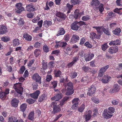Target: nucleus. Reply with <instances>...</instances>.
<instances>
[{"mask_svg":"<svg viewBox=\"0 0 122 122\" xmlns=\"http://www.w3.org/2000/svg\"><path fill=\"white\" fill-rule=\"evenodd\" d=\"M119 100L118 99L116 100L113 99L112 100L111 102L113 105H117L119 103Z\"/></svg>","mask_w":122,"mask_h":122,"instance_id":"obj_56","label":"nucleus"},{"mask_svg":"<svg viewBox=\"0 0 122 122\" xmlns=\"http://www.w3.org/2000/svg\"><path fill=\"white\" fill-rule=\"evenodd\" d=\"M13 45L14 46H18L20 44L19 42V40L18 39H15L13 41Z\"/></svg>","mask_w":122,"mask_h":122,"instance_id":"obj_41","label":"nucleus"},{"mask_svg":"<svg viewBox=\"0 0 122 122\" xmlns=\"http://www.w3.org/2000/svg\"><path fill=\"white\" fill-rule=\"evenodd\" d=\"M52 24L51 21L50 20H46L45 21L43 22L44 26L47 28L51 26Z\"/></svg>","mask_w":122,"mask_h":122,"instance_id":"obj_31","label":"nucleus"},{"mask_svg":"<svg viewBox=\"0 0 122 122\" xmlns=\"http://www.w3.org/2000/svg\"><path fill=\"white\" fill-rule=\"evenodd\" d=\"M111 78V77L109 76H105L101 79L102 82L104 83H106L109 82V80Z\"/></svg>","mask_w":122,"mask_h":122,"instance_id":"obj_22","label":"nucleus"},{"mask_svg":"<svg viewBox=\"0 0 122 122\" xmlns=\"http://www.w3.org/2000/svg\"><path fill=\"white\" fill-rule=\"evenodd\" d=\"M121 41L118 39L114 41H111L109 43V44L110 46L119 45L120 44Z\"/></svg>","mask_w":122,"mask_h":122,"instance_id":"obj_13","label":"nucleus"},{"mask_svg":"<svg viewBox=\"0 0 122 122\" xmlns=\"http://www.w3.org/2000/svg\"><path fill=\"white\" fill-rule=\"evenodd\" d=\"M1 39L2 41L5 42L9 41L10 40V38L9 37H7L5 36L2 37Z\"/></svg>","mask_w":122,"mask_h":122,"instance_id":"obj_47","label":"nucleus"},{"mask_svg":"<svg viewBox=\"0 0 122 122\" xmlns=\"http://www.w3.org/2000/svg\"><path fill=\"white\" fill-rule=\"evenodd\" d=\"M51 85L52 86V87L54 88H55L57 85V81H54L51 82Z\"/></svg>","mask_w":122,"mask_h":122,"instance_id":"obj_59","label":"nucleus"},{"mask_svg":"<svg viewBox=\"0 0 122 122\" xmlns=\"http://www.w3.org/2000/svg\"><path fill=\"white\" fill-rule=\"evenodd\" d=\"M118 50L117 46H112L110 47L108 50V52L110 54L115 53L117 52Z\"/></svg>","mask_w":122,"mask_h":122,"instance_id":"obj_10","label":"nucleus"},{"mask_svg":"<svg viewBox=\"0 0 122 122\" xmlns=\"http://www.w3.org/2000/svg\"><path fill=\"white\" fill-rule=\"evenodd\" d=\"M17 119V118L13 116L9 117L8 118V122H13Z\"/></svg>","mask_w":122,"mask_h":122,"instance_id":"obj_45","label":"nucleus"},{"mask_svg":"<svg viewBox=\"0 0 122 122\" xmlns=\"http://www.w3.org/2000/svg\"><path fill=\"white\" fill-rule=\"evenodd\" d=\"M52 78V76L51 75H48L46 76V81L48 82H50Z\"/></svg>","mask_w":122,"mask_h":122,"instance_id":"obj_61","label":"nucleus"},{"mask_svg":"<svg viewBox=\"0 0 122 122\" xmlns=\"http://www.w3.org/2000/svg\"><path fill=\"white\" fill-rule=\"evenodd\" d=\"M100 3L98 0H92L90 3V5L93 8L95 7L98 8V5L100 4Z\"/></svg>","mask_w":122,"mask_h":122,"instance_id":"obj_11","label":"nucleus"},{"mask_svg":"<svg viewBox=\"0 0 122 122\" xmlns=\"http://www.w3.org/2000/svg\"><path fill=\"white\" fill-rule=\"evenodd\" d=\"M80 15V13L79 10H75V11L74 12V14L72 13L71 14V17H73L75 19H76L78 18Z\"/></svg>","mask_w":122,"mask_h":122,"instance_id":"obj_21","label":"nucleus"},{"mask_svg":"<svg viewBox=\"0 0 122 122\" xmlns=\"http://www.w3.org/2000/svg\"><path fill=\"white\" fill-rule=\"evenodd\" d=\"M92 28L96 29L97 33L98 34H101L103 32V31L102 30L103 28V26H94L92 27Z\"/></svg>","mask_w":122,"mask_h":122,"instance_id":"obj_20","label":"nucleus"},{"mask_svg":"<svg viewBox=\"0 0 122 122\" xmlns=\"http://www.w3.org/2000/svg\"><path fill=\"white\" fill-rule=\"evenodd\" d=\"M80 27L79 23L77 21L73 23L71 25V29L74 30H77Z\"/></svg>","mask_w":122,"mask_h":122,"instance_id":"obj_8","label":"nucleus"},{"mask_svg":"<svg viewBox=\"0 0 122 122\" xmlns=\"http://www.w3.org/2000/svg\"><path fill=\"white\" fill-rule=\"evenodd\" d=\"M71 4L74 5L79 4L81 1L80 0H71L70 1Z\"/></svg>","mask_w":122,"mask_h":122,"instance_id":"obj_39","label":"nucleus"},{"mask_svg":"<svg viewBox=\"0 0 122 122\" xmlns=\"http://www.w3.org/2000/svg\"><path fill=\"white\" fill-rule=\"evenodd\" d=\"M40 93V92L39 91L37 90L34 93L30 94V95L31 97L34 99H36L38 98L39 95Z\"/></svg>","mask_w":122,"mask_h":122,"instance_id":"obj_15","label":"nucleus"},{"mask_svg":"<svg viewBox=\"0 0 122 122\" xmlns=\"http://www.w3.org/2000/svg\"><path fill=\"white\" fill-rule=\"evenodd\" d=\"M108 46L107 45V43H104L101 46V48L102 50L105 51L107 49L108 47Z\"/></svg>","mask_w":122,"mask_h":122,"instance_id":"obj_48","label":"nucleus"},{"mask_svg":"<svg viewBox=\"0 0 122 122\" xmlns=\"http://www.w3.org/2000/svg\"><path fill=\"white\" fill-rule=\"evenodd\" d=\"M79 38L78 36L74 35L71 39L70 41L71 43H75L77 42L79 40Z\"/></svg>","mask_w":122,"mask_h":122,"instance_id":"obj_16","label":"nucleus"},{"mask_svg":"<svg viewBox=\"0 0 122 122\" xmlns=\"http://www.w3.org/2000/svg\"><path fill=\"white\" fill-rule=\"evenodd\" d=\"M84 46L87 48H91L92 47V46L90 43L89 42L87 41L84 44Z\"/></svg>","mask_w":122,"mask_h":122,"instance_id":"obj_50","label":"nucleus"},{"mask_svg":"<svg viewBox=\"0 0 122 122\" xmlns=\"http://www.w3.org/2000/svg\"><path fill=\"white\" fill-rule=\"evenodd\" d=\"M96 88L94 85H92L88 89V92L87 94L89 96H91L93 94L96 92Z\"/></svg>","mask_w":122,"mask_h":122,"instance_id":"obj_5","label":"nucleus"},{"mask_svg":"<svg viewBox=\"0 0 122 122\" xmlns=\"http://www.w3.org/2000/svg\"><path fill=\"white\" fill-rule=\"evenodd\" d=\"M47 99V97L45 94H43L40 96L38 99L39 102H41Z\"/></svg>","mask_w":122,"mask_h":122,"instance_id":"obj_32","label":"nucleus"},{"mask_svg":"<svg viewBox=\"0 0 122 122\" xmlns=\"http://www.w3.org/2000/svg\"><path fill=\"white\" fill-rule=\"evenodd\" d=\"M22 4L20 3H18L16 4L15 7L16 9L15 10V12L17 13H20L22 11H24L25 10L24 8L22 7Z\"/></svg>","mask_w":122,"mask_h":122,"instance_id":"obj_4","label":"nucleus"},{"mask_svg":"<svg viewBox=\"0 0 122 122\" xmlns=\"http://www.w3.org/2000/svg\"><path fill=\"white\" fill-rule=\"evenodd\" d=\"M63 95L61 93H59L56 94L55 96L51 98L52 101L55 100V101H58L62 97Z\"/></svg>","mask_w":122,"mask_h":122,"instance_id":"obj_9","label":"nucleus"},{"mask_svg":"<svg viewBox=\"0 0 122 122\" xmlns=\"http://www.w3.org/2000/svg\"><path fill=\"white\" fill-rule=\"evenodd\" d=\"M54 77L57 78V77H60L62 73L60 70H55L54 71Z\"/></svg>","mask_w":122,"mask_h":122,"instance_id":"obj_25","label":"nucleus"},{"mask_svg":"<svg viewBox=\"0 0 122 122\" xmlns=\"http://www.w3.org/2000/svg\"><path fill=\"white\" fill-rule=\"evenodd\" d=\"M27 107V105L26 104L24 103L22 104L20 107V111L24 112L26 110Z\"/></svg>","mask_w":122,"mask_h":122,"instance_id":"obj_35","label":"nucleus"},{"mask_svg":"<svg viewBox=\"0 0 122 122\" xmlns=\"http://www.w3.org/2000/svg\"><path fill=\"white\" fill-rule=\"evenodd\" d=\"M51 106L53 109V111L54 114L59 112L61 111L60 106L57 105V103L55 102H52L51 103Z\"/></svg>","mask_w":122,"mask_h":122,"instance_id":"obj_2","label":"nucleus"},{"mask_svg":"<svg viewBox=\"0 0 122 122\" xmlns=\"http://www.w3.org/2000/svg\"><path fill=\"white\" fill-rule=\"evenodd\" d=\"M64 51L65 54L68 55L69 54L68 53H70L72 50V47L70 46H68L64 48Z\"/></svg>","mask_w":122,"mask_h":122,"instance_id":"obj_33","label":"nucleus"},{"mask_svg":"<svg viewBox=\"0 0 122 122\" xmlns=\"http://www.w3.org/2000/svg\"><path fill=\"white\" fill-rule=\"evenodd\" d=\"M88 77H84L82 78L81 81H83L85 84L87 83L88 82Z\"/></svg>","mask_w":122,"mask_h":122,"instance_id":"obj_51","label":"nucleus"},{"mask_svg":"<svg viewBox=\"0 0 122 122\" xmlns=\"http://www.w3.org/2000/svg\"><path fill=\"white\" fill-rule=\"evenodd\" d=\"M90 18V16L87 15L86 16H83L81 18L83 21H86L89 20Z\"/></svg>","mask_w":122,"mask_h":122,"instance_id":"obj_53","label":"nucleus"},{"mask_svg":"<svg viewBox=\"0 0 122 122\" xmlns=\"http://www.w3.org/2000/svg\"><path fill=\"white\" fill-rule=\"evenodd\" d=\"M56 16L62 19L63 20H65L66 17V16L65 14H64L60 12H58L56 13Z\"/></svg>","mask_w":122,"mask_h":122,"instance_id":"obj_24","label":"nucleus"},{"mask_svg":"<svg viewBox=\"0 0 122 122\" xmlns=\"http://www.w3.org/2000/svg\"><path fill=\"white\" fill-rule=\"evenodd\" d=\"M121 31V29L119 28H116L113 30L112 32L113 34L117 36H118Z\"/></svg>","mask_w":122,"mask_h":122,"instance_id":"obj_30","label":"nucleus"},{"mask_svg":"<svg viewBox=\"0 0 122 122\" xmlns=\"http://www.w3.org/2000/svg\"><path fill=\"white\" fill-rule=\"evenodd\" d=\"M34 111L31 112L28 116V119L30 121H33L34 119Z\"/></svg>","mask_w":122,"mask_h":122,"instance_id":"obj_27","label":"nucleus"},{"mask_svg":"<svg viewBox=\"0 0 122 122\" xmlns=\"http://www.w3.org/2000/svg\"><path fill=\"white\" fill-rule=\"evenodd\" d=\"M91 69L89 67L85 65L82 67V70L85 72H88Z\"/></svg>","mask_w":122,"mask_h":122,"instance_id":"obj_37","label":"nucleus"},{"mask_svg":"<svg viewBox=\"0 0 122 122\" xmlns=\"http://www.w3.org/2000/svg\"><path fill=\"white\" fill-rule=\"evenodd\" d=\"M79 100V99L77 98H74L72 101V104H76L78 105L79 104L78 101Z\"/></svg>","mask_w":122,"mask_h":122,"instance_id":"obj_46","label":"nucleus"},{"mask_svg":"<svg viewBox=\"0 0 122 122\" xmlns=\"http://www.w3.org/2000/svg\"><path fill=\"white\" fill-rule=\"evenodd\" d=\"M107 111L109 113L112 114L115 112V108L113 107H109L108 108L107 110Z\"/></svg>","mask_w":122,"mask_h":122,"instance_id":"obj_38","label":"nucleus"},{"mask_svg":"<svg viewBox=\"0 0 122 122\" xmlns=\"http://www.w3.org/2000/svg\"><path fill=\"white\" fill-rule=\"evenodd\" d=\"M91 99L92 101L95 103H98L99 102V100L96 97H92Z\"/></svg>","mask_w":122,"mask_h":122,"instance_id":"obj_52","label":"nucleus"},{"mask_svg":"<svg viewBox=\"0 0 122 122\" xmlns=\"http://www.w3.org/2000/svg\"><path fill=\"white\" fill-rule=\"evenodd\" d=\"M35 60V59H32L29 62L28 65L29 68L31 67L32 65L34 63Z\"/></svg>","mask_w":122,"mask_h":122,"instance_id":"obj_60","label":"nucleus"},{"mask_svg":"<svg viewBox=\"0 0 122 122\" xmlns=\"http://www.w3.org/2000/svg\"><path fill=\"white\" fill-rule=\"evenodd\" d=\"M85 103H83L78 108V111L81 112H83L85 108Z\"/></svg>","mask_w":122,"mask_h":122,"instance_id":"obj_29","label":"nucleus"},{"mask_svg":"<svg viewBox=\"0 0 122 122\" xmlns=\"http://www.w3.org/2000/svg\"><path fill=\"white\" fill-rule=\"evenodd\" d=\"M109 67V65H107L100 68L99 71L98 76L99 77H102L104 74L105 72Z\"/></svg>","mask_w":122,"mask_h":122,"instance_id":"obj_3","label":"nucleus"},{"mask_svg":"<svg viewBox=\"0 0 122 122\" xmlns=\"http://www.w3.org/2000/svg\"><path fill=\"white\" fill-rule=\"evenodd\" d=\"M7 28L6 26L2 25L0 28V34H5L7 32Z\"/></svg>","mask_w":122,"mask_h":122,"instance_id":"obj_19","label":"nucleus"},{"mask_svg":"<svg viewBox=\"0 0 122 122\" xmlns=\"http://www.w3.org/2000/svg\"><path fill=\"white\" fill-rule=\"evenodd\" d=\"M25 22L23 19L20 18L19 20V22L18 23V25L22 27L24 25Z\"/></svg>","mask_w":122,"mask_h":122,"instance_id":"obj_42","label":"nucleus"},{"mask_svg":"<svg viewBox=\"0 0 122 122\" xmlns=\"http://www.w3.org/2000/svg\"><path fill=\"white\" fill-rule=\"evenodd\" d=\"M103 5L101 3L100 5L98 6V8L99 9V10L100 12H102L104 10V8L103 7Z\"/></svg>","mask_w":122,"mask_h":122,"instance_id":"obj_57","label":"nucleus"},{"mask_svg":"<svg viewBox=\"0 0 122 122\" xmlns=\"http://www.w3.org/2000/svg\"><path fill=\"white\" fill-rule=\"evenodd\" d=\"M41 51L40 49H36L34 51V53L36 57H37L41 53Z\"/></svg>","mask_w":122,"mask_h":122,"instance_id":"obj_34","label":"nucleus"},{"mask_svg":"<svg viewBox=\"0 0 122 122\" xmlns=\"http://www.w3.org/2000/svg\"><path fill=\"white\" fill-rule=\"evenodd\" d=\"M67 8L68 9L67 13H69L71 12V10L72 9L73 7V5L71 4H70L69 3H67L66 5Z\"/></svg>","mask_w":122,"mask_h":122,"instance_id":"obj_36","label":"nucleus"},{"mask_svg":"<svg viewBox=\"0 0 122 122\" xmlns=\"http://www.w3.org/2000/svg\"><path fill=\"white\" fill-rule=\"evenodd\" d=\"M65 32V31L63 28L60 27L59 28V31L58 32L57 34H56V36H57L64 35Z\"/></svg>","mask_w":122,"mask_h":122,"instance_id":"obj_23","label":"nucleus"},{"mask_svg":"<svg viewBox=\"0 0 122 122\" xmlns=\"http://www.w3.org/2000/svg\"><path fill=\"white\" fill-rule=\"evenodd\" d=\"M102 116L105 118L108 119L111 117L113 115L112 114H108L107 112V109H104L102 112Z\"/></svg>","mask_w":122,"mask_h":122,"instance_id":"obj_12","label":"nucleus"},{"mask_svg":"<svg viewBox=\"0 0 122 122\" xmlns=\"http://www.w3.org/2000/svg\"><path fill=\"white\" fill-rule=\"evenodd\" d=\"M84 117H85V121H88L89 120L91 117V115L89 114H85L84 115Z\"/></svg>","mask_w":122,"mask_h":122,"instance_id":"obj_44","label":"nucleus"},{"mask_svg":"<svg viewBox=\"0 0 122 122\" xmlns=\"http://www.w3.org/2000/svg\"><path fill=\"white\" fill-rule=\"evenodd\" d=\"M41 44L39 43L38 42H37L35 43L34 45V46L36 48H39L41 46Z\"/></svg>","mask_w":122,"mask_h":122,"instance_id":"obj_64","label":"nucleus"},{"mask_svg":"<svg viewBox=\"0 0 122 122\" xmlns=\"http://www.w3.org/2000/svg\"><path fill=\"white\" fill-rule=\"evenodd\" d=\"M43 49L44 51L46 53L48 52L49 51V48L46 45H45L43 46Z\"/></svg>","mask_w":122,"mask_h":122,"instance_id":"obj_54","label":"nucleus"},{"mask_svg":"<svg viewBox=\"0 0 122 122\" xmlns=\"http://www.w3.org/2000/svg\"><path fill=\"white\" fill-rule=\"evenodd\" d=\"M80 59V57L78 55L72 58V61L75 64Z\"/></svg>","mask_w":122,"mask_h":122,"instance_id":"obj_40","label":"nucleus"},{"mask_svg":"<svg viewBox=\"0 0 122 122\" xmlns=\"http://www.w3.org/2000/svg\"><path fill=\"white\" fill-rule=\"evenodd\" d=\"M70 76L72 78H75L77 75V73L75 71H72L70 74Z\"/></svg>","mask_w":122,"mask_h":122,"instance_id":"obj_43","label":"nucleus"},{"mask_svg":"<svg viewBox=\"0 0 122 122\" xmlns=\"http://www.w3.org/2000/svg\"><path fill=\"white\" fill-rule=\"evenodd\" d=\"M67 45L66 42H61L60 43L59 47L64 48Z\"/></svg>","mask_w":122,"mask_h":122,"instance_id":"obj_58","label":"nucleus"},{"mask_svg":"<svg viewBox=\"0 0 122 122\" xmlns=\"http://www.w3.org/2000/svg\"><path fill=\"white\" fill-rule=\"evenodd\" d=\"M23 37L25 39V40L28 41H31L32 39V37L30 35L28 34L27 33L24 34L23 36Z\"/></svg>","mask_w":122,"mask_h":122,"instance_id":"obj_26","label":"nucleus"},{"mask_svg":"<svg viewBox=\"0 0 122 122\" xmlns=\"http://www.w3.org/2000/svg\"><path fill=\"white\" fill-rule=\"evenodd\" d=\"M22 83H18L14 84L13 88L15 90V91L18 94L16 95L17 97L21 96L23 91V88L22 86Z\"/></svg>","mask_w":122,"mask_h":122,"instance_id":"obj_1","label":"nucleus"},{"mask_svg":"<svg viewBox=\"0 0 122 122\" xmlns=\"http://www.w3.org/2000/svg\"><path fill=\"white\" fill-rule=\"evenodd\" d=\"M19 102L18 100L15 98H13L11 101V104L13 107H17Z\"/></svg>","mask_w":122,"mask_h":122,"instance_id":"obj_17","label":"nucleus"},{"mask_svg":"<svg viewBox=\"0 0 122 122\" xmlns=\"http://www.w3.org/2000/svg\"><path fill=\"white\" fill-rule=\"evenodd\" d=\"M84 57L86 61H88L91 60L94 56L93 54L90 52L88 53L87 54H85Z\"/></svg>","mask_w":122,"mask_h":122,"instance_id":"obj_7","label":"nucleus"},{"mask_svg":"<svg viewBox=\"0 0 122 122\" xmlns=\"http://www.w3.org/2000/svg\"><path fill=\"white\" fill-rule=\"evenodd\" d=\"M25 69V66H22L19 70V72L20 74H22Z\"/></svg>","mask_w":122,"mask_h":122,"instance_id":"obj_55","label":"nucleus"},{"mask_svg":"<svg viewBox=\"0 0 122 122\" xmlns=\"http://www.w3.org/2000/svg\"><path fill=\"white\" fill-rule=\"evenodd\" d=\"M40 19V18L39 17L37 16L33 19L32 21L33 23H36Z\"/></svg>","mask_w":122,"mask_h":122,"instance_id":"obj_63","label":"nucleus"},{"mask_svg":"<svg viewBox=\"0 0 122 122\" xmlns=\"http://www.w3.org/2000/svg\"><path fill=\"white\" fill-rule=\"evenodd\" d=\"M74 92V90L73 88H67V91L66 93V94L67 96L71 95Z\"/></svg>","mask_w":122,"mask_h":122,"instance_id":"obj_28","label":"nucleus"},{"mask_svg":"<svg viewBox=\"0 0 122 122\" xmlns=\"http://www.w3.org/2000/svg\"><path fill=\"white\" fill-rule=\"evenodd\" d=\"M32 79L33 80L39 84L41 83V78L37 73L34 74L32 76Z\"/></svg>","mask_w":122,"mask_h":122,"instance_id":"obj_6","label":"nucleus"},{"mask_svg":"<svg viewBox=\"0 0 122 122\" xmlns=\"http://www.w3.org/2000/svg\"><path fill=\"white\" fill-rule=\"evenodd\" d=\"M120 88L119 86L117 84H115L113 86V89L110 90V92L112 93L116 92L118 91Z\"/></svg>","mask_w":122,"mask_h":122,"instance_id":"obj_14","label":"nucleus"},{"mask_svg":"<svg viewBox=\"0 0 122 122\" xmlns=\"http://www.w3.org/2000/svg\"><path fill=\"white\" fill-rule=\"evenodd\" d=\"M42 68H44V69H46L47 68V63L46 62H45L44 60H43L42 62Z\"/></svg>","mask_w":122,"mask_h":122,"instance_id":"obj_49","label":"nucleus"},{"mask_svg":"<svg viewBox=\"0 0 122 122\" xmlns=\"http://www.w3.org/2000/svg\"><path fill=\"white\" fill-rule=\"evenodd\" d=\"M26 10L28 11H34L36 10V9L33 5L29 4L26 5Z\"/></svg>","mask_w":122,"mask_h":122,"instance_id":"obj_18","label":"nucleus"},{"mask_svg":"<svg viewBox=\"0 0 122 122\" xmlns=\"http://www.w3.org/2000/svg\"><path fill=\"white\" fill-rule=\"evenodd\" d=\"M6 67V70L8 71L9 72H10L12 71V68L11 66L7 65Z\"/></svg>","mask_w":122,"mask_h":122,"instance_id":"obj_62","label":"nucleus"}]
</instances>
